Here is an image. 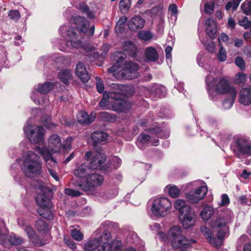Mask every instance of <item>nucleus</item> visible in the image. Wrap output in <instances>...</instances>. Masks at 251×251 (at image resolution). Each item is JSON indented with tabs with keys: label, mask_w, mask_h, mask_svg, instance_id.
<instances>
[{
	"label": "nucleus",
	"mask_w": 251,
	"mask_h": 251,
	"mask_svg": "<svg viewBox=\"0 0 251 251\" xmlns=\"http://www.w3.org/2000/svg\"><path fill=\"white\" fill-rule=\"evenodd\" d=\"M159 237L165 242L169 241L174 249H179L181 251H186L192 247V244L196 243L195 239L184 235L183 230L179 226H172L167 234L159 232Z\"/></svg>",
	"instance_id": "obj_1"
},
{
	"label": "nucleus",
	"mask_w": 251,
	"mask_h": 251,
	"mask_svg": "<svg viewBox=\"0 0 251 251\" xmlns=\"http://www.w3.org/2000/svg\"><path fill=\"white\" fill-rule=\"evenodd\" d=\"M47 147H40L35 146L34 150L40 154L43 159L50 165L51 163L53 166L56 167V161L52 156L53 153L59 152L62 146L61 141L60 137L57 134L50 136L48 139Z\"/></svg>",
	"instance_id": "obj_2"
},
{
	"label": "nucleus",
	"mask_w": 251,
	"mask_h": 251,
	"mask_svg": "<svg viewBox=\"0 0 251 251\" xmlns=\"http://www.w3.org/2000/svg\"><path fill=\"white\" fill-rule=\"evenodd\" d=\"M174 206L178 211L179 220L184 228L187 229L195 225L196 215L194 211L184 200L180 199L176 200Z\"/></svg>",
	"instance_id": "obj_3"
},
{
	"label": "nucleus",
	"mask_w": 251,
	"mask_h": 251,
	"mask_svg": "<svg viewBox=\"0 0 251 251\" xmlns=\"http://www.w3.org/2000/svg\"><path fill=\"white\" fill-rule=\"evenodd\" d=\"M39 159V156L32 151L24 154L22 169L26 176L32 177L41 173L42 168Z\"/></svg>",
	"instance_id": "obj_4"
},
{
	"label": "nucleus",
	"mask_w": 251,
	"mask_h": 251,
	"mask_svg": "<svg viewBox=\"0 0 251 251\" xmlns=\"http://www.w3.org/2000/svg\"><path fill=\"white\" fill-rule=\"evenodd\" d=\"M103 180L102 176L92 171L87 176L85 180L76 181L73 183V185L90 194L94 191L98 187L101 186Z\"/></svg>",
	"instance_id": "obj_5"
},
{
	"label": "nucleus",
	"mask_w": 251,
	"mask_h": 251,
	"mask_svg": "<svg viewBox=\"0 0 251 251\" xmlns=\"http://www.w3.org/2000/svg\"><path fill=\"white\" fill-rule=\"evenodd\" d=\"M231 215L218 216L212 223V227L217 230L219 238L217 245H222L223 239L228 232L227 225L232 221Z\"/></svg>",
	"instance_id": "obj_6"
},
{
	"label": "nucleus",
	"mask_w": 251,
	"mask_h": 251,
	"mask_svg": "<svg viewBox=\"0 0 251 251\" xmlns=\"http://www.w3.org/2000/svg\"><path fill=\"white\" fill-rule=\"evenodd\" d=\"M172 205L171 201L166 198L155 199L151 205V211L157 218H163L171 210Z\"/></svg>",
	"instance_id": "obj_7"
},
{
	"label": "nucleus",
	"mask_w": 251,
	"mask_h": 251,
	"mask_svg": "<svg viewBox=\"0 0 251 251\" xmlns=\"http://www.w3.org/2000/svg\"><path fill=\"white\" fill-rule=\"evenodd\" d=\"M24 130L31 143L38 144L44 141L45 130L42 127L37 125H30L25 127Z\"/></svg>",
	"instance_id": "obj_8"
},
{
	"label": "nucleus",
	"mask_w": 251,
	"mask_h": 251,
	"mask_svg": "<svg viewBox=\"0 0 251 251\" xmlns=\"http://www.w3.org/2000/svg\"><path fill=\"white\" fill-rule=\"evenodd\" d=\"M138 65L132 61H126L122 66V69L118 74L123 79H132L139 77Z\"/></svg>",
	"instance_id": "obj_9"
},
{
	"label": "nucleus",
	"mask_w": 251,
	"mask_h": 251,
	"mask_svg": "<svg viewBox=\"0 0 251 251\" xmlns=\"http://www.w3.org/2000/svg\"><path fill=\"white\" fill-rule=\"evenodd\" d=\"M122 95L119 92H112L110 94V98L114 100L111 105L114 111L125 112L130 108V104L122 98Z\"/></svg>",
	"instance_id": "obj_10"
},
{
	"label": "nucleus",
	"mask_w": 251,
	"mask_h": 251,
	"mask_svg": "<svg viewBox=\"0 0 251 251\" xmlns=\"http://www.w3.org/2000/svg\"><path fill=\"white\" fill-rule=\"evenodd\" d=\"M215 84V91L220 94H227L228 95H237V92L235 88L231 86L228 81L225 78H219L213 79Z\"/></svg>",
	"instance_id": "obj_11"
},
{
	"label": "nucleus",
	"mask_w": 251,
	"mask_h": 251,
	"mask_svg": "<svg viewBox=\"0 0 251 251\" xmlns=\"http://www.w3.org/2000/svg\"><path fill=\"white\" fill-rule=\"evenodd\" d=\"M60 31L62 36L67 38V46H71L73 48H77L81 46L82 41L78 38L75 33L72 30H70L67 25L61 26Z\"/></svg>",
	"instance_id": "obj_12"
},
{
	"label": "nucleus",
	"mask_w": 251,
	"mask_h": 251,
	"mask_svg": "<svg viewBox=\"0 0 251 251\" xmlns=\"http://www.w3.org/2000/svg\"><path fill=\"white\" fill-rule=\"evenodd\" d=\"M234 151L237 156L240 154L251 155V142L243 138H237L235 142Z\"/></svg>",
	"instance_id": "obj_13"
},
{
	"label": "nucleus",
	"mask_w": 251,
	"mask_h": 251,
	"mask_svg": "<svg viewBox=\"0 0 251 251\" xmlns=\"http://www.w3.org/2000/svg\"><path fill=\"white\" fill-rule=\"evenodd\" d=\"M38 195L36 197V201L40 207H51V204L50 201V190L46 187L41 186L38 189Z\"/></svg>",
	"instance_id": "obj_14"
},
{
	"label": "nucleus",
	"mask_w": 251,
	"mask_h": 251,
	"mask_svg": "<svg viewBox=\"0 0 251 251\" xmlns=\"http://www.w3.org/2000/svg\"><path fill=\"white\" fill-rule=\"evenodd\" d=\"M207 192L206 187L201 186L195 190H191L186 193V199L191 203H198L204 198Z\"/></svg>",
	"instance_id": "obj_15"
},
{
	"label": "nucleus",
	"mask_w": 251,
	"mask_h": 251,
	"mask_svg": "<svg viewBox=\"0 0 251 251\" xmlns=\"http://www.w3.org/2000/svg\"><path fill=\"white\" fill-rule=\"evenodd\" d=\"M73 20L76 25V28L80 32L87 33L89 36H92L94 34L95 26L94 25L92 26L88 31L87 29L89 23L83 17L80 16L76 17Z\"/></svg>",
	"instance_id": "obj_16"
},
{
	"label": "nucleus",
	"mask_w": 251,
	"mask_h": 251,
	"mask_svg": "<svg viewBox=\"0 0 251 251\" xmlns=\"http://www.w3.org/2000/svg\"><path fill=\"white\" fill-rule=\"evenodd\" d=\"M100 242L102 244L98 251H117L116 247H113L114 243L111 238L109 232L106 231L103 233L100 237Z\"/></svg>",
	"instance_id": "obj_17"
},
{
	"label": "nucleus",
	"mask_w": 251,
	"mask_h": 251,
	"mask_svg": "<svg viewBox=\"0 0 251 251\" xmlns=\"http://www.w3.org/2000/svg\"><path fill=\"white\" fill-rule=\"evenodd\" d=\"M75 74L83 83L88 82L90 79V76L86 70V67L81 62L77 64L75 67Z\"/></svg>",
	"instance_id": "obj_18"
},
{
	"label": "nucleus",
	"mask_w": 251,
	"mask_h": 251,
	"mask_svg": "<svg viewBox=\"0 0 251 251\" xmlns=\"http://www.w3.org/2000/svg\"><path fill=\"white\" fill-rule=\"evenodd\" d=\"M145 24V20L140 16H136L132 18L128 22V27L132 31H137L144 27Z\"/></svg>",
	"instance_id": "obj_19"
},
{
	"label": "nucleus",
	"mask_w": 251,
	"mask_h": 251,
	"mask_svg": "<svg viewBox=\"0 0 251 251\" xmlns=\"http://www.w3.org/2000/svg\"><path fill=\"white\" fill-rule=\"evenodd\" d=\"M24 230L26 232L29 240L34 245L41 246L45 244V243L39 239L33 229L29 225H26Z\"/></svg>",
	"instance_id": "obj_20"
},
{
	"label": "nucleus",
	"mask_w": 251,
	"mask_h": 251,
	"mask_svg": "<svg viewBox=\"0 0 251 251\" xmlns=\"http://www.w3.org/2000/svg\"><path fill=\"white\" fill-rule=\"evenodd\" d=\"M105 161L106 157L104 154L100 152L97 151L93 156L92 161L90 163V166L92 169H97Z\"/></svg>",
	"instance_id": "obj_21"
},
{
	"label": "nucleus",
	"mask_w": 251,
	"mask_h": 251,
	"mask_svg": "<svg viewBox=\"0 0 251 251\" xmlns=\"http://www.w3.org/2000/svg\"><path fill=\"white\" fill-rule=\"evenodd\" d=\"M239 102L245 105L251 104V88H243L239 93Z\"/></svg>",
	"instance_id": "obj_22"
},
{
	"label": "nucleus",
	"mask_w": 251,
	"mask_h": 251,
	"mask_svg": "<svg viewBox=\"0 0 251 251\" xmlns=\"http://www.w3.org/2000/svg\"><path fill=\"white\" fill-rule=\"evenodd\" d=\"M92 170L91 166H88L87 163H83L79 165L74 171V175L77 177H83L85 176L91 172Z\"/></svg>",
	"instance_id": "obj_23"
},
{
	"label": "nucleus",
	"mask_w": 251,
	"mask_h": 251,
	"mask_svg": "<svg viewBox=\"0 0 251 251\" xmlns=\"http://www.w3.org/2000/svg\"><path fill=\"white\" fill-rule=\"evenodd\" d=\"M77 118L79 123L82 124L88 125L94 121L95 116L93 114L88 115L86 112L80 111L77 114Z\"/></svg>",
	"instance_id": "obj_24"
},
{
	"label": "nucleus",
	"mask_w": 251,
	"mask_h": 251,
	"mask_svg": "<svg viewBox=\"0 0 251 251\" xmlns=\"http://www.w3.org/2000/svg\"><path fill=\"white\" fill-rule=\"evenodd\" d=\"M108 135L103 131L94 132L91 134V140L94 146L97 144L105 141L107 140Z\"/></svg>",
	"instance_id": "obj_25"
},
{
	"label": "nucleus",
	"mask_w": 251,
	"mask_h": 251,
	"mask_svg": "<svg viewBox=\"0 0 251 251\" xmlns=\"http://www.w3.org/2000/svg\"><path fill=\"white\" fill-rule=\"evenodd\" d=\"M145 55L147 60L150 62H155L159 58L158 51L152 47L146 48Z\"/></svg>",
	"instance_id": "obj_26"
},
{
	"label": "nucleus",
	"mask_w": 251,
	"mask_h": 251,
	"mask_svg": "<svg viewBox=\"0 0 251 251\" xmlns=\"http://www.w3.org/2000/svg\"><path fill=\"white\" fill-rule=\"evenodd\" d=\"M201 231L203 232L205 237L208 239L209 243L213 246L215 247L216 248H219L222 245H217L219 238L218 234L215 238L212 237V234L210 230L206 227H202L201 228Z\"/></svg>",
	"instance_id": "obj_27"
},
{
	"label": "nucleus",
	"mask_w": 251,
	"mask_h": 251,
	"mask_svg": "<svg viewBox=\"0 0 251 251\" xmlns=\"http://www.w3.org/2000/svg\"><path fill=\"white\" fill-rule=\"evenodd\" d=\"M100 238L90 240L85 244L84 250L85 251H94L100 246Z\"/></svg>",
	"instance_id": "obj_28"
},
{
	"label": "nucleus",
	"mask_w": 251,
	"mask_h": 251,
	"mask_svg": "<svg viewBox=\"0 0 251 251\" xmlns=\"http://www.w3.org/2000/svg\"><path fill=\"white\" fill-rule=\"evenodd\" d=\"M72 73L70 70L65 69L62 70L58 74L60 80L65 84H68L72 78Z\"/></svg>",
	"instance_id": "obj_29"
},
{
	"label": "nucleus",
	"mask_w": 251,
	"mask_h": 251,
	"mask_svg": "<svg viewBox=\"0 0 251 251\" xmlns=\"http://www.w3.org/2000/svg\"><path fill=\"white\" fill-rule=\"evenodd\" d=\"M123 49L124 51L131 56H134L136 54L137 48L135 45L130 41L126 42Z\"/></svg>",
	"instance_id": "obj_30"
},
{
	"label": "nucleus",
	"mask_w": 251,
	"mask_h": 251,
	"mask_svg": "<svg viewBox=\"0 0 251 251\" xmlns=\"http://www.w3.org/2000/svg\"><path fill=\"white\" fill-rule=\"evenodd\" d=\"M214 213V208L210 206H206L201 212V216L204 221L209 220L213 216Z\"/></svg>",
	"instance_id": "obj_31"
},
{
	"label": "nucleus",
	"mask_w": 251,
	"mask_h": 251,
	"mask_svg": "<svg viewBox=\"0 0 251 251\" xmlns=\"http://www.w3.org/2000/svg\"><path fill=\"white\" fill-rule=\"evenodd\" d=\"M50 207H40L37 209L38 214L44 218L51 219L53 218L52 214L50 210Z\"/></svg>",
	"instance_id": "obj_32"
},
{
	"label": "nucleus",
	"mask_w": 251,
	"mask_h": 251,
	"mask_svg": "<svg viewBox=\"0 0 251 251\" xmlns=\"http://www.w3.org/2000/svg\"><path fill=\"white\" fill-rule=\"evenodd\" d=\"M165 190L168 192L172 198H177L180 194V190L176 185H168L165 187Z\"/></svg>",
	"instance_id": "obj_33"
},
{
	"label": "nucleus",
	"mask_w": 251,
	"mask_h": 251,
	"mask_svg": "<svg viewBox=\"0 0 251 251\" xmlns=\"http://www.w3.org/2000/svg\"><path fill=\"white\" fill-rule=\"evenodd\" d=\"M53 87V84L50 82H46L38 86L37 91L41 94H46L50 91Z\"/></svg>",
	"instance_id": "obj_34"
},
{
	"label": "nucleus",
	"mask_w": 251,
	"mask_h": 251,
	"mask_svg": "<svg viewBox=\"0 0 251 251\" xmlns=\"http://www.w3.org/2000/svg\"><path fill=\"white\" fill-rule=\"evenodd\" d=\"M127 18L126 16H123L120 18L119 21L117 22L115 30L116 32H121L123 31L125 28V23L127 21Z\"/></svg>",
	"instance_id": "obj_35"
},
{
	"label": "nucleus",
	"mask_w": 251,
	"mask_h": 251,
	"mask_svg": "<svg viewBox=\"0 0 251 251\" xmlns=\"http://www.w3.org/2000/svg\"><path fill=\"white\" fill-rule=\"evenodd\" d=\"M23 239L20 237L17 236L16 235H12L9 238L10 243L14 246H18L23 243Z\"/></svg>",
	"instance_id": "obj_36"
},
{
	"label": "nucleus",
	"mask_w": 251,
	"mask_h": 251,
	"mask_svg": "<svg viewBox=\"0 0 251 251\" xmlns=\"http://www.w3.org/2000/svg\"><path fill=\"white\" fill-rule=\"evenodd\" d=\"M138 37L144 41H148L152 37V35L150 31L142 30L138 32Z\"/></svg>",
	"instance_id": "obj_37"
},
{
	"label": "nucleus",
	"mask_w": 251,
	"mask_h": 251,
	"mask_svg": "<svg viewBox=\"0 0 251 251\" xmlns=\"http://www.w3.org/2000/svg\"><path fill=\"white\" fill-rule=\"evenodd\" d=\"M47 166L49 172L50 176L56 180L58 181L59 180V178L58 176L57 173L55 171V169L57 168V164H56V167L54 168L53 166V165L51 163H50V165L47 162Z\"/></svg>",
	"instance_id": "obj_38"
},
{
	"label": "nucleus",
	"mask_w": 251,
	"mask_h": 251,
	"mask_svg": "<svg viewBox=\"0 0 251 251\" xmlns=\"http://www.w3.org/2000/svg\"><path fill=\"white\" fill-rule=\"evenodd\" d=\"M131 5L130 0H121L119 3V8L121 11H127Z\"/></svg>",
	"instance_id": "obj_39"
},
{
	"label": "nucleus",
	"mask_w": 251,
	"mask_h": 251,
	"mask_svg": "<svg viewBox=\"0 0 251 251\" xmlns=\"http://www.w3.org/2000/svg\"><path fill=\"white\" fill-rule=\"evenodd\" d=\"M35 227L40 231H45L48 229L47 224L42 219H39L36 221Z\"/></svg>",
	"instance_id": "obj_40"
},
{
	"label": "nucleus",
	"mask_w": 251,
	"mask_h": 251,
	"mask_svg": "<svg viewBox=\"0 0 251 251\" xmlns=\"http://www.w3.org/2000/svg\"><path fill=\"white\" fill-rule=\"evenodd\" d=\"M229 96L230 98L225 100L223 103V107L225 109H228L231 107L236 97V95H235L234 97L233 96Z\"/></svg>",
	"instance_id": "obj_41"
},
{
	"label": "nucleus",
	"mask_w": 251,
	"mask_h": 251,
	"mask_svg": "<svg viewBox=\"0 0 251 251\" xmlns=\"http://www.w3.org/2000/svg\"><path fill=\"white\" fill-rule=\"evenodd\" d=\"M79 9L82 12L85 13L89 18L93 19L94 18L95 15L94 13L90 11L87 5L81 4L79 6Z\"/></svg>",
	"instance_id": "obj_42"
},
{
	"label": "nucleus",
	"mask_w": 251,
	"mask_h": 251,
	"mask_svg": "<svg viewBox=\"0 0 251 251\" xmlns=\"http://www.w3.org/2000/svg\"><path fill=\"white\" fill-rule=\"evenodd\" d=\"M247 75L243 73L236 74L235 77L234 82L236 84H241L245 82L247 79Z\"/></svg>",
	"instance_id": "obj_43"
},
{
	"label": "nucleus",
	"mask_w": 251,
	"mask_h": 251,
	"mask_svg": "<svg viewBox=\"0 0 251 251\" xmlns=\"http://www.w3.org/2000/svg\"><path fill=\"white\" fill-rule=\"evenodd\" d=\"M71 236L75 240L78 241L82 240L83 238V234L76 229H74L71 231Z\"/></svg>",
	"instance_id": "obj_44"
},
{
	"label": "nucleus",
	"mask_w": 251,
	"mask_h": 251,
	"mask_svg": "<svg viewBox=\"0 0 251 251\" xmlns=\"http://www.w3.org/2000/svg\"><path fill=\"white\" fill-rule=\"evenodd\" d=\"M217 57L220 61L224 62L226 59V49L222 46H220V49L217 55Z\"/></svg>",
	"instance_id": "obj_45"
},
{
	"label": "nucleus",
	"mask_w": 251,
	"mask_h": 251,
	"mask_svg": "<svg viewBox=\"0 0 251 251\" xmlns=\"http://www.w3.org/2000/svg\"><path fill=\"white\" fill-rule=\"evenodd\" d=\"M124 57L123 56H120L119 58V60L117 61V62L108 69V72L109 73H113L116 72L121 65V62L122 61Z\"/></svg>",
	"instance_id": "obj_46"
},
{
	"label": "nucleus",
	"mask_w": 251,
	"mask_h": 251,
	"mask_svg": "<svg viewBox=\"0 0 251 251\" xmlns=\"http://www.w3.org/2000/svg\"><path fill=\"white\" fill-rule=\"evenodd\" d=\"M242 11L247 15L251 14V2H244L241 6Z\"/></svg>",
	"instance_id": "obj_47"
},
{
	"label": "nucleus",
	"mask_w": 251,
	"mask_h": 251,
	"mask_svg": "<svg viewBox=\"0 0 251 251\" xmlns=\"http://www.w3.org/2000/svg\"><path fill=\"white\" fill-rule=\"evenodd\" d=\"M150 139V136L145 134H141L138 137V141L137 142V145L140 147L141 145L143 143H146L148 142Z\"/></svg>",
	"instance_id": "obj_48"
},
{
	"label": "nucleus",
	"mask_w": 251,
	"mask_h": 251,
	"mask_svg": "<svg viewBox=\"0 0 251 251\" xmlns=\"http://www.w3.org/2000/svg\"><path fill=\"white\" fill-rule=\"evenodd\" d=\"M64 192L65 194L72 197H78L81 195V192L79 191L70 188H66Z\"/></svg>",
	"instance_id": "obj_49"
},
{
	"label": "nucleus",
	"mask_w": 251,
	"mask_h": 251,
	"mask_svg": "<svg viewBox=\"0 0 251 251\" xmlns=\"http://www.w3.org/2000/svg\"><path fill=\"white\" fill-rule=\"evenodd\" d=\"M235 63L241 70H244L245 69V63L244 59L238 56L235 59Z\"/></svg>",
	"instance_id": "obj_50"
},
{
	"label": "nucleus",
	"mask_w": 251,
	"mask_h": 251,
	"mask_svg": "<svg viewBox=\"0 0 251 251\" xmlns=\"http://www.w3.org/2000/svg\"><path fill=\"white\" fill-rule=\"evenodd\" d=\"M8 16L10 19L14 21H18L20 18V14L18 10H10L8 13Z\"/></svg>",
	"instance_id": "obj_51"
},
{
	"label": "nucleus",
	"mask_w": 251,
	"mask_h": 251,
	"mask_svg": "<svg viewBox=\"0 0 251 251\" xmlns=\"http://www.w3.org/2000/svg\"><path fill=\"white\" fill-rule=\"evenodd\" d=\"M97 81L96 86L97 89L99 93H102L104 91V84L102 80L99 77H96Z\"/></svg>",
	"instance_id": "obj_52"
},
{
	"label": "nucleus",
	"mask_w": 251,
	"mask_h": 251,
	"mask_svg": "<svg viewBox=\"0 0 251 251\" xmlns=\"http://www.w3.org/2000/svg\"><path fill=\"white\" fill-rule=\"evenodd\" d=\"M239 25L247 29L251 27V21H249L247 17H244L242 20L239 21Z\"/></svg>",
	"instance_id": "obj_53"
},
{
	"label": "nucleus",
	"mask_w": 251,
	"mask_h": 251,
	"mask_svg": "<svg viewBox=\"0 0 251 251\" xmlns=\"http://www.w3.org/2000/svg\"><path fill=\"white\" fill-rule=\"evenodd\" d=\"M168 11L172 16H176L177 14V7L176 4H171L169 5Z\"/></svg>",
	"instance_id": "obj_54"
},
{
	"label": "nucleus",
	"mask_w": 251,
	"mask_h": 251,
	"mask_svg": "<svg viewBox=\"0 0 251 251\" xmlns=\"http://www.w3.org/2000/svg\"><path fill=\"white\" fill-rule=\"evenodd\" d=\"M206 32L210 37L215 38L216 37V27H207L206 28Z\"/></svg>",
	"instance_id": "obj_55"
},
{
	"label": "nucleus",
	"mask_w": 251,
	"mask_h": 251,
	"mask_svg": "<svg viewBox=\"0 0 251 251\" xmlns=\"http://www.w3.org/2000/svg\"><path fill=\"white\" fill-rule=\"evenodd\" d=\"M50 117L49 116H47L46 117V119H44V117H43L41 120L42 123L45 126H46L48 128H51L52 126H54L55 125L50 122Z\"/></svg>",
	"instance_id": "obj_56"
},
{
	"label": "nucleus",
	"mask_w": 251,
	"mask_h": 251,
	"mask_svg": "<svg viewBox=\"0 0 251 251\" xmlns=\"http://www.w3.org/2000/svg\"><path fill=\"white\" fill-rule=\"evenodd\" d=\"M73 141L72 137L67 138L62 145V147L65 150H70L71 144Z\"/></svg>",
	"instance_id": "obj_57"
},
{
	"label": "nucleus",
	"mask_w": 251,
	"mask_h": 251,
	"mask_svg": "<svg viewBox=\"0 0 251 251\" xmlns=\"http://www.w3.org/2000/svg\"><path fill=\"white\" fill-rule=\"evenodd\" d=\"M214 4L212 3H206L204 5V11L206 13L211 14L213 12Z\"/></svg>",
	"instance_id": "obj_58"
},
{
	"label": "nucleus",
	"mask_w": 251,
	"mask_h": 251,
	"mask_svg": "<svg viewBox=\"0 0 251 251\" xmlns=\"http://www.w3.org/2000/svg\"><path fill=\"white\" fill-rule=\"evenodd\" d=\"M111 162V163L113 165L114 168H117L121 164V160L120 159V158L118 157L117 156H115L112 159Z\"/></svg>",
	"instance_id": "obj_59"
},
{
	"label": "nucleus",
	"mask_w": 251,
	"mask_h": 251,
	"mask_svg": "<svg viewBox=\"0 0 251 251\" xmlns=\"http://www.w3.org/2000/svg\"><path fill=\"white\" fill-rule=\"evenodd\" d=\"M110 98V96H109ZM109 96L108 94H104L103 98L100 102V107H104L106 106L107 102L108 101Z\"/></svg>",
	"instance_id": "obj_60"
},
{
	"label": "nucleus",
	"mask_w": 251,
	"mask_h": 251,
	"mask_svg": "<svg viewBox=\"0 0 251 251\" xmlns=\"http://www.w3.org/2000/svg\"><path fill=\"white\" fill-rule=\"evenodd\" d=\"M205 25L206 28L208 27H211L212 28L216 27V25L214 20L212 19H208L205 21Z\"/></svg>",
	"instance_id": "obj_61"
},
{
	"label": "nucleus",
	"mask_w": 251,
	"mask_h": 251,
	"mask_svg": "<svg viewBox=\"0 0 251 251\" xmlns=\"http://www.w3.org/2000/svg\"><path fill=\"white\" fill-rule=\"evenodd\" d=\"M229 202V199L228 196L226 194H223L222 196V201L221 205H225Z\"/></svg>",
	"instance_id": "obj_62"
},
{
	"label": "nucleus",
	"mask_w": 251,
	"mask_h": 251,
	"mask_svg": "<svg viewBox=\"0 0 251 251\" xmlns=\"http://www.w3.org/2000/svg\"><path fill=\"white\" fill-rule=\"evenodd\" d=\"M221 40L224 42H227L228 40V36L225 33H222L221 34L220 37L219 38L220 46H222L221 43Z\"/></svg>",
	"instance_id": "obj_63"
},
{
	"label": "nucleus",
	"mask_w": 251,
	"mask_h": 251,
	"mask_svg": "<svg viewBox=\"0 0 251 251\" xmlns=\"http://www.w3.org/2000/svg\"><path fill=\"white\" fill-rule=\"evenodd\" d=\"M18 224L19 225V226L22 227L24 229H25V228L26 225H29L26 221L21 218L18 219Z\"/></svg>",
	"instance_id": "obj_64"
}]
</instances>
